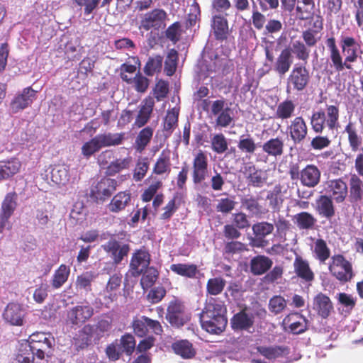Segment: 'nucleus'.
Wrapping results in <instances>:
<instances>
[{
    "label": "nucleus",
    "mask_w": 363,
    "mask_h": 363,
    "mask_svg": "<svg viewBox=\"0 0 363 363\" xmlns=\"http://www.w3.org/2000/svg\"><path fill=\"white\" fill-rule=\"evenodd\" d=\"M327 191L329 197L336 203H342L347 194L348 188L347 184L341 179L330 180L328 183Z\"/></svg>",
    "instance_id": "obj_22"
},
{
    "label": "nucleus",
    "mask_w": 363,
    "mask_h": 363,
    "mask_svg": "<svg viewBox=\"0 0 363 363\" xmlns=\"http://www.w3.org/2000/svg\"><path fill=\"white\" fill-rule=\"evenodd\" d=\"M53 337L50 333L36 332L29 336L28 342L30 344L35 357L42 360L45 354L50 353L52 347Z\"/></svg>",
    "instance_id": "obj_7"
},
{
    "label": "nucleus",
    "mask_w": 363,
    "mask_h": 363,
    "mask_svg": "<svg viewBox=\"0 0 363 363\" xmlns=\"http://www.w3.org/2000/svg\"><path fill=\"white\" fill-rule=\"evenodd\" d=\"M259 198L252 195L245 196L240 199L241 206L252 216H259L266 213L265 208L259 203Z\"/></svg>",
    "instance_id": "obj_33"
},
{
    "label": "nucleus",
    "mask_w": 363,
    "mask_h": 363,
    "mask_svg": "<svg viewBox=\"0 0 363 363\" xmlns=\"http://www.w3.org/2000/svg\"><path fill=\"white\" fill-rule=\"evenodd\" d=\"M36 99V91L31 87L23 89L22 93L16 96L11 102L12 108L18 111L31 105Z\"/></svg>",
    "instance_id": "obj_28"
},
{
    "label": "nucleus",
    "mask_w": 363,
    "mask_h": 363,
    "mask_svg": "<svg viewBox=\"0 0 363 363\" xmlns=\"http://www.w3.org/2000/svg\"><path fill=\"white\" fill-rule=\"evenodd\" d=\"M340 47L345 58L340 54L337 57L333 69L335 72H340L344 69H352V63L357 61L363 54L362 43L350 35H342L340 40Z\"/></svg>",
    "instance_id": "obj_2"
},
{
    "label": "nucleus",
    "mask_w": 363,
    "mask_h": 363,
    "mask_svg": "<svg viewBox=\"0 0 363 363\" xmlns=\"http://www.w3.org/2000/svg\"><path fill=\"white\" fill-rule=\"evenodd\" d=\"M172 349L177 354L180 355L184 359L191 358L196 354L192 344L186 340H179L173 343Z\"/></svg>",
    "instance_id": "obj_46"
},
{
    "label": "nucleus",
    "mask_w": 363,
    "mask_h": 363,
    "mask_svg": "<svg viewBox=\"0 0 363 363\" xmlns=\"http://www.w3.org/2000/svg\"><path fill=\"white\" fill-rule=\"evenodd\" d=\"M101 149H102V147L96 135L89 141L84 143L81 148L82 154L86 159H89L93 155L99 152Z\"/></svg>",
    "instance_id": "obj_59"
},
{
    "label": "nucleus",
    "mask_w": 363,
    "mask_h": 363,
    "mask_svg": "<svg viewBox=\"0 0 363 363\" xmlns=\"http://www.w3.org/2000/svg\"><path fill=\"white\" fill-rule=\"evenodd\" d=\"M132 157L128 156L124 158H117L109 163L106 167L105 174L106 176H115L121 172L129 169L132 163Z\"/></svg>",
    "instance_id": "obj_38"
},
{
    "label": "nucleus",
    "mask_w": 363,
    "mask_h": 363,
    "mask_svg": "<svg viewBox=\"0 0 363 363\" xmlns=\"http://www.w3.org/2000/svg\"><path fill=\"white\" fill-rule=\"evenodd\" d=\"M286 131L294 144H301L307 138L308 128L304 118L299 116L290 121Z\"/></svg>",
    "instance_id": "obj_14"
},
{
    "label": "nucleus",
    "mask_w": 363,
    "mask_h": 363,
    "mask_svg": "<svg viewBox=\"0 0 363 363\" xmlns=\"http://www.w3.org/2000/svg\"><path fill=\"white\" fill-rule=\"evenodd\" d=\"M320 181V171L314 164H308L301 171L300 182L304 186L313 188Z\"/></svg>",
    "instance_id": "obj_23"
},
{
    "label": "nucleus",
    "mask_w": 363,
    "mask_h": 363,
    "mask_svg": "<svg viewBox=\"0 0 363 363\" xmlns=\"http://www.w3.org/2000/svg\"><path fill=\"white\" fill-rule=\"evenodd\" d=\"M134 334L138 337H146L149 330L156 335H161L163 328L161 323L156 320L143 315L140 318L135 317L131 324Z\"/></svg>",
    "instance_id": "obj_9"
},
{
    "label": "nucleus",
    "mask_w": 363,
    "mask_h": 363,
    "mask_svg": "<svg viewBox=\"0 0 363 363\" xmlns=\"http://www.w3.org/2000/svg\"><path fill=\"white\" fill-rule=\"evenodd\" d=\"M226 313V306L222 301L210 298L200 314L202 328L211 334H220L228 323Z\"/></svg>",
    "instance_id": "obj_1"
},
{
    "label": "nucleus",
    "mask_w": 363,
    "mask_h": 363,
    "mask_svg": "<svg viewBox=\"0 0 363 363\" xmlns=\"http://www.w3.org/2000/svg\"><path fill=\"white\" fill-rule=\"evenodd\" d=\"M177 61H178V52L174 49H172L164 61V72L165 74L171 77L172 76L177 69Z\"/></svg>",
    "instance_id": "obj_60"
},
{
    "label": "nucleus",
    "mask_w": 363,
    "mask_h": 363,
    "mask_svg": "<svg viewBox=\"0 0 363 363\" xmlns=\"http://www.w3.org/2000/svg\"><path fill=\"white\" fill-rule=\"evenodd\" d=\"M293 220L299 230H313L317 225L316 218L308 211H301L295 214Z\"/></svg>",
    "instance_id": "obj_29"
},
{
    "label": "nucleus",
    "mask_w": 363,
    "mask_h": 363,
    "mask_svg": "<svg viewBox=\"0 0 363 363\" xmlns=\"http://www.w3.org/2000/svg\"><path fill=\"white\" fill-rule=\"evenodd\" d=\"M211 27L216 40L219 41L226 40L229 35V26L227 18L221 15L216 14L212 16Z\"/></svg>",
    "instance_id": "obj_17"
},
{
    "label": "nucleus",
    "mask_w": 363,
    "mask_h": 363,
    "mask_svg": "<svg viewBox=\"0 0 363 363\" xmlns=\"http://www.w3.org/2000/svg\"><path fill=\"white\" fill-rule=\"evenodd\" d=\"M94 314V308L87 302H80L67 311V321L73 325H82Z\"/></svg>",
    "instance_id": "obj_10"
},
{
    "label": "nucleus",
    "mask_w": 363,
    "mask_h": 363,
    "mask_svg": "<svg viewBox=\"0 0 363 363\" xmlns=\"http://www.w3.org/2000/svg\"><path fill=\"white\" fill-rule=\"evenodd\" d=\"M238 147L242 152L250 155L254 154L257 150V144L255 140L247 135L246 137L242 135L238 143Z\"/></svg>",
    "instance_id": "obj_61"
},
{
    "label": "nucleus",
    "mask_w": 363,
    "mask_h": 363,
    "mask_svg": "<svg viewBox=\"0 0 363 363\" xmlns=\"http://www.w3.org/2000/svg\"><path fill=\"white\" fill-rule=\"evenodd\" d=\"M22 164L19 159L11 157L0 161V182L7 180L20 172Z\"/></svg>",
    "instance_id": "obj_24"
},
{
    "label": "nucleus",
    "mask_w": 363,
    "mask_h": 363,
    "mask_svg": "<svg viewBox=\"0 0 363 363\" xmlns=\"http://www.w3.org/2000/svg\"><path fill=\"white\" fill-rule=\"evenodd\" d=\"M151 255L145 247L135 250L133 253L129 268L130 274L134 277L140 276L143 271L150 267Z\"/></svg>",
    "instance_id": "obj_11"
},
{
    "label": "nucleus",
    "mask_w": 363,
    "mask_h": 363,
    "mask_svg": "<svg viewBox=\"0 0 363 363\" xmlns=\"http://www.w3.org/2000/svg\"><path fill=\"white\" fill-rule=\"evenodd\" d=\"M211 170L207 154L199 150L194 154L191 167V179L194 185L200 191H205L209 188L206 182L210 177Z\"/></svg>",
    "instance_id": "obj_4"
},
{
    "label": "nucleus",
    "mask_w": 363,
    "mask_h": 363,
    "mask_svg": "<svg viewBox=\"0 0 363 363\" xmlns=\"http://www.w3.org/2000/svg\"><path fill=\"white\" fill-rule=\"evenodd\" d=\"M291 54L294 53L297 60L303 61V65H306L310 57L309 48L301 40H296L292 43Z\"/></svg>",
    "instance_id": "obj_51"
},
{
    "label": "nucleus",
    "mask_w": 363,
    "mask_h": 363,
    "mask_svg": "<svg viewBox=\"0 0 363 363\" xmlns=\"http://www.w3.org/2000/svg\"><path fill=\"white\" fill-rule=\"evenodd\" d=\"M17 197L15 191L8 193L2 201L0 213L11 217L17 206Z\"/></svg>",
    "instance_id": "obj_48"
},
{
    "label": "nucleus",
    "mask_w": 363,
    "mask_h": 363,
    "mask_svg": "<svg viewBox=\"0 0 363 363\" xmlns=\"http://www.w3.org/2000/svg\"><path fill=\"white\" fill-rule=\"evenodd\" d=\"M120 76L122 80L126 83L134 84V88L138 92L144 93L149 86V79L140 72H138L133 78L129 77L127 74L123 72L120 73Z\"/></svg>",
    "instance_id": "obj_37"
},
{
    "label": "nucleus",
    "mask_w": 363,
    "mask_h": 363,
    "mask_svg": "<svg viewBox=\"0 0 363 363\" xmlns=\"http://www.w3.org/2000/svg\"><path fill=\"white\" fill-rule=\"evenodd\" d=\"M255 323L253 313L248 312L247 308H244L238 313L233 315L230 319V325L234 331H248Z\"/></svg>",
    "instance_id": "obj_16"
},
{
    "label": "nucleus",
    "mask_w": 363,
    "mask_h": 363,
    "mask_svg": "<svg viewBox=\"0 0 363 363\" xmlns=\"http://www.w3.org/2000/svg\"><path fill=\"white\" fill-rule=\"evenodd\" d=\"M236 203L233 197L221 198L218 200L216 210L223 214H228L235 208Z\"/></svg>",
    "instance_id": "obj_64"
},
{
    "label": "nucleus",
    "mask_w": 363,
    "mask_h": 363,
    "mask_svg": "<svg viewBox=\"0 0 363 363\" xmlns=\"http://www.w3.org/2000/svg\"><path fill=\"white\" fill-rule=\"evenodd\" d=\"M51 179L57 184H65L69 179L68 168L64 165L53 168L51 172Z\"/></svg>",
    "instance_id": "obj_56"
},
{
    "label": "nucleus",
    "mask_w": 363,
    "mask_h": 363,
    "mask_svg": "<svg viewBox=\"0 0 363 363\" xmlns=\"http://www.w3.org/2000/svg\"><path fill=\"white\" fill-rule=\"evenodd\" d=\"M170 171V152L169 150H162L153 166L152 174L156 175L168 174Z\"/></svg>",
    "instance_id": "obj_36"
},
{
    "label": "nucleus",
    "mask_w": 363,
    "mask_h": 363,
    "mask_svg": "<svg viewBox=\"0 0 363 363\" xmlns=\"http://www.w3.org/2000/svg\"><path fill=\"white\" fill-rule=\"evenodd\" d=\"M26 315V310L21 304L11 302L6 306L4 313V320L13 326H22Z\"/></svg>",
    "instance_id": "obj_15"
},
{
    "label": "nucleus",
    "mask_w": 363,
    "mask_h": 363,
    "mask_svg": "<svg viewBox=\"0 0 363 363\" xmlns=\"http://www.w3.org/2000/svg\"><path fill=\"white\" fill-rule=\"evenodd\" d=\"M170 269L179 276L189 279L196 278L199 272L198 267L194 264H173L171 265Z\"/></svg>",
    "instance_id": "obj_42"
},
{
    "label": "nucleus",
    "mask_w": 363,
    "mask_h": 363,
    "mask_svg": "<svg viewBox=\"0 0 363 363\" xmlns=\"http://www.w3.org/2000/svg\"><path fill=\"white\" fill-rule=\"evenodd\" d=\"M228 147L227 139L222 133L216 134L211 138V149L217 154L224 153Z\"/></svg>",
    "instance_id": "obj_63"
},
{
    "label": "nucleus",
    "mask_w": 363,
    "mask_h": 363,
    "mask_svg": "<svg viewBox=\"0 0 363 363\" xmlns=\"http://www.w3.org/2000/svg\"><path fill=\"white\" fill-rule=\"evenodd\" d=\"M117 186L118 182L115 179L104 177L91 186L89 196L94 202H104L111 196Z\"/></svg>",
    "instance_id": "obj_8"
},
{
    "label": "nucleus",
    "mask_w": 363,
    "mask_h": 363,
    "mask_svg": "<svg viewBox=\"0 0 363 363\" xmlns=\"http://www.w3.org/2000/svg\"><path fill=\"white\" fill-rule=\"evenodd\" d=\"M226 284L225 280L220 277L211 278L206 284V292L212 296L220 294Z\"/></svg>",
    "instance_id": "obj_55"
},
{
    "label": "nucleus",
    "mask_w": 363,
    "mask_h": 363,
    "mask_svg": "<svg viewBox=\"0 0 363 363\" xmlns=\"http://www.w3.org/2000/svg\"><path fill=\"white\" fill-rule=\"evenodd\" d=\"M272 260L265 255H257L250 262V272L255 276L267 273L272 267Z\"/></svg>",
    "instance_id": "obj_27"
},
{
    "label": "nucleus",
    "mask_w": 363,
    "mask_h": 363,
    "mask_svg": "<svg viewBox=\"0 0 363 363\" xmlns=\"http://www.w3.org/2000/svg\"><path fill=\"white\" fill-rule=\"evenodd\" d=\"M313 308L322 318H328L333 311V304L330 297L319 292L313 299Z\"/></svg>",
    "instance_id": "obj_18"
},
{
    "label": "nucleus",
    "mask_w": 363,
    "mask_h": 363,
    "mask_svg": "<svg viewBox=\"0 0 363 363\" xmlns=\"http://www.w3.org/2000/svg\"><path fill=\"white\" fill-rule=\"evenodd\" d=\"M94 333L96 334L94 325L90 324L85 325L82 330L79 331V337L76 338V341L79 342V347L81 348L87 347L90 344Z\"/></svg>",
    "instance_id": "obj_53"
},
{
    "label": "nucleus",
    "mask_w": 363,
    "mask_h": 363,
    "mask_svg": "<svg viewBox=\"0 0 363 363\" xmlns=\"http://www.w3.org/2000/svg\"><path fill=\"white\" fill-rule=\"evenodd\" d=\"M102 247L110 255L115 266L121 264L130 250L129 244L122 243L115 238L110 239Z\"/></svg>",
    "instance_id": "obj_13"
},
{
    "label": "nucleus",
    "mask_w": 363,
    "mask_h": 363,
    "mask_svg": "<svg viewBox=\"0 0 363 363\" xmlns=\"http://www.w3.org/2000/svg\"><path fill=\"white\" fill-rule=\"evenodd\" d=\"M328 269L331 274L342 283L350 281L354 277L352 264L342 255L332 257Z\"/></svg>",
    "instance_id": "obj_6"
},
{
    "label": "nucleus",
    "mask_w": 363,
    "mask_h": 363,
    "mask_svg": "<svg viewBox=\"0 0 363 363\" xmlns=\"http://www.w3.org/2000/svg\"><path fill=\"white\" fill-rule=\"evenodd\" d=\"M179 114V109L175 107L167 111L163 122V130L164 131L169 133H172L178 125Z\"/></svg>",
    "instance_id": "obj_54"
},
{
    "label": "nucleus",
    "mask_w": 363,
    "mask_h": 363,
    "mask_svg": "<svg viewBox=\"0 0 363 363\" xmlns=\"http://www.w3.org/2000/svg\"><path fill=\"white\" fill-rule=\"evenodd\" d=\"M316 211L320 216L330 220L335 214L333 200L326 195H321L316 201Z\"/></svg>",
    "instance_id": "obj_32"
},
{
    "label": "nucleus",
    "mask_w": 363,
    "mask_h": 363,
    "mask_svg": "<svg viewBox=\"0 0 363 363\" xmlns=\"http://www.w3.org/2000/svg\"><path fill=\"white\" fill-rule=\"evenodd\" d=\"M311 79L310 70L306 65L301 63L295 64L286 79V93L303 92L308 87Z\"/></svg>",
    "instance_id": "obj_5"
},
{
    "label": "nucleus",
    "mask_w": 363,
    "mask_h": 363,
    "mask_svg": "<svg viewBox=\"0 0 363 363\" xmlns=\"http://www.w3.org/2000/svg\"><path fill=\"white\" fill-rule=\"evenodd\" d=\"M131 202L129 190L122 191L113 196L107 207L110 212L117 213L125 209Z\"/></svg>",
    "instance_id": "obj_25"
},
{
    "label": "nucleus",
    "mask_w": 363,
    "mask_h": 363,
    "mask_svg": "<svg viewBox=\"0 0 363 363\" xmlns=\"http://www.w3.org/2000/svg\"><path fill=\"white\" fill-rule=\"evenodd\" d=\"M96 137L104 148L121 145L125 138V133L106 132L96 135Z\"/></svg>",
    "instance_id": "obj_34"
},
{
    "label": "nucleus",
    "mask_w": 363,
    "mask_h": 363,
    "mask_svg": "<svg viewBox=\"0 0 363 363\" xmlns=\"http://www.w3.org/2000/svg\"><path fill=\"white\" fill-rule=\"evenodd\" d=\"M267 200L269 201V206L273 211H279L284 201L280 185H276L272 191H269Z\"/></svg>",
    "instance_id": "obj_49"
},
{
    "label": "nucleus",
    "mask_w": 363,
    "mask_h": 363,
    "mask_svg": "<svg viewBox=\"0 0 363 363\" xmlns=\"http://www.w3.org/2000/svg\"><path fill=\"white\" fill-rule=\"evenodd\" d=\"M184 310V306L178 299H174L169 302L167 310L166 318L172 326L179 328L184 324L182 318Z\"/></svg>",
    "instance_id": "obj_19"
},
{
    "label": "nucleus",
    "mask_w": 363,
    "mask_h": 363,
    "mask_svg": "<svg viewBox=\"0 0 363 363\" xmlns=\"http://www.w3.org/2000/svg\"><path fill=\"white\" fill-rule=\"evenodd\" d=\"M340 118L339 107L326 105L325 110L313 111L310 118V124L314 133L321 134L325 127L333 130L338 127Z\"/></svg>",
    "instance_id": "obj_3"
},
{
    "label": "nucleus",
    "mask_w": 363,
    "mask_h": 363,
    "mask_svg": "<svg viewBox=\"0 0 363 363\" xmlns=\"http://www.w3.org/2000/svg\"><path fill=\"white\" fill-rule=\"evenodd\" d=\"M163 57L157 55L150 57L143 68L144 73L149 77H152L162 71Z\"/></svg>",
    "instance_id": "obj_47"
},
{
    "label": "nucleus",
    "mask_w": 363,
    "mask_h": 363,
    "mask_svg": "<svg viewBox=\"0 0 363 363\" xmlns=\"http://www.w3.org/2000/svg\"><path fill=\"white\" fill-rule=\"evenodd\" d=\"M155 104V100L151 96H147L143 100L134 122L136 128H142L147 123L152 113Z\"/></svg>",
    "instance_id": "obj_20"
},
{
    "label": "nucleus",
    "mask_w": 363,
    "mask_h": 363,
    "mask_svg": "<svg viewBox=\"0 0 363 363\" xmlns=\"http://www.w3.org/2000/svg\"><path fill=\"white\" fill-rule=\"evenodd\" d=\"M313 253L316 259L324 263L330 256V250L323 239H317L314 242Z\"/></svg>",
    "instance_id": "obj_52"
},
{
    "label": "nucleus",
    "mask_w": 363,
    "mask_h": 363,
    "mask_svg": "<svg viewBox=\"0 0 363 363\" xmlns=\"http://www.w3.org/2000/svg\"><path fill=\"white\" fill-rule=\"evenodd\" d=\"M70 274V269L68 266L62 264L55 271L51 281V285L53 289H57L62 286L67 281Z\"/></svg>",
    "instance_id": "obj_45"
},
{
    "label": "nucleus",
    "mask_w": 363,
    "mask_h": 363,
    "mask_svg": "<svg viewBox=\"0 0 363 363\" xmlns=\"http://www.w3.org/2000/svg\"><path fill=\"white\" fill-rule=\"evenodd\" d=\"M314 9V0H298L296 12L300 20H308L313 15Z\"/></svg>",
    "instance_id": "obj_44"
},
{
    "label": "nucleus",
    "mask_w": 363,
    "mask_h": 363,
    "mask_svg": "<svg viewBox=\"0 0 363 363\" xmlns=\"http://www.w3.org/2000/svg\"><path fill=\"white\" fill-rule=\"evenodd\" d=\"M257 351L269 360L283 357L289 353L288 348L284 346H260L257 347Z\"/></svg>",
    "instance_id": "obj_43"
},
{
    "label": "nucleus",
    "mask_w": 363,
    "mask_h": 363,
    "mask_svg": "<svg viewBox=\"0 0 363 363\" xmlns=\"http://www.w3.org/2000/svg\"><path fill=\"white\" fill-rule=\"evenodd\" d=\"M153 133L154 130L150 126L145 127L139 131L133 145L136 151L142 152L145 150L152 138Z\"/></svg>",
    "instance_id": "obj_39"
},
{
    "label": "nucleus",
    "mask_w": 363,
    "mask_h": 363,
    "mask_svg": "<svg viewBox=\"0 0 363 363\" xmlns=\"http://www.w3.org/2000/svg\"><path fill=\"white\" fill-rule=\"evenodd\" d=\"M149 165L147 157H143L137 161L133 173V179L135 182H141L144 179L149 169Z\"/></svg>",
    "instance_id": "obj_58"
},
{
    "label": "nucleus",
    "mask_w": 363,
    "mask_h": 363,
    "mask_svg": "<svg viewBox=\"0 0 363 363\" xmlns=\"http://www.w3.org/2000/svg\"><path fill=\"white\" fill-rule=\"evenodd\" d=\"M140 285L144 290L151 288L157 281L159 272L154 267L145 269L141 274Z\"/></svg>",
    "instance_id": "obj_50"
},
{
    "label": "nucleus",
    "mask_w": 363,
    "mask_h": 363,
    "mask_svg": "<svg viewBox=\"0 0 363 363\" xmlns=\"http://www.w3.org/2000/svg\"><path fill=\"white\" fill-rule=\"evenodd\" d=\"M344 132L347 134L349 145L353 152H357L362 145V138L355 125L350 121L345 127Z\"/></svg>",
    "instance_id": "obj_41"
},
{
    "label": "nucleus",
    "mask_w": 363,
    "mask_h": 363,
    "mask_svg": "<svg viewBox=\"0 0 363 363\" xmlns=\"http://www.w3.org/2000/svg\"><path fill=\"white\" fill-rule=\"evenodd\" d=\"M167 13L162 9H155L146 13L141 19L140 28L148 31L153 28L159 30L166 26Z\"/></svg>",
    "instance_id": "obj_12"
},
{
    "label": "nucleus",
    "mask_w": 363,
    "mask_h": 363,
    "mask_svg": "<svg viewBox=\"0 0 363 363\" xmlns=\"http://www.w3.org/2000/svg\"><path fill=\"white\" fill-rule=\"evenodd\" d=\"M262 149L268 156L280 157L284 154V142L280 137L272 138L263 143Z\"/></svg>",
    "instance_id": "obj_31"
},
{
    "label": "nucleus",
    "mask_w": 363,
    "mask_h": 363,
    "mask_svg": "<svg viewBox=\"0 0 363 363\" xmlns=\"http://www.w3.org/2000/svg\"><path fill=\"white\" fill-rule=\"evenodd\" d=\"M294 270L296 276L303 282L311 284L315 279V274L308 262L301 256L296 255L294 261Z\"/></svg>",
    "instance_id": "obj_21"
},
{
    "label": "nucleus",
    "mask_w": 363,
    "mask_h": 363,
    "mask_svg": "<svg viewBox=\"0 0 363 363\" xmlns=\"http://www.w3.org/2000/svg\"><path fill=\"white\" fill-rule=\"evenodd\" d=\"M350 201L354 204H363V182L356 174L350 180Z\"/></svg>",
    "instance_id": "obj_30"
},
{
    "label": "nucleus",
    "mask_w": 363,
    "mask_h": 363,
    "mask_svg": "<svg viewBox=\"0 0 363 363\" xmlns=\"http://www.w3.org/2000/svg\"><path fill=\"white\" fill-rule=\"evenodd\" d=\"M244 174L249 183L255 187H261L265 182L262 170L257 169L254 164L245 166Z\"/></svg>",
    "instance_id": "obj_40"
},
{
    "label": "nucleus",
    "mask_w": 363,
    "mask_h": 363,
    "mask_svg": "<svg viewBox=\"0 0 363 363\" xmlns=\"http://www.w3.org/2000/svg\"><path fill=\"white\" fill-rule=\"evenodd\" d=\"M293 64V56L289 48L283 49L274 65V70L279 76L286 74Z\"/></svg>",
    "instance_id": "obj_26"
},
{
    "label": "nucleus",
    "mask_w": 363,
    "mask_h": 363,
    "mask_svg": "<svg viewBox=\"0 0 363 363\" xmlns=\"http://www.w3.org/2000/svg\"><path fill=\"white\" fill-rule=\"evenodd\" d=\"M295 109V103L291 99H285L277 106L274 118L286 121L294 116Z\"/></svg>",
    "instance_id": "obj_35"
},
{
    "label": "nucleus",
    "mask_w": 363,
    "mask_h": 363,
    "mask_svg": "<svg viewBox=\"0 0 363 363\" xmlns=\"http://www.w3.org/2000/svg\"><path fill=\"white\" fill-rule=\"evenodd\" d=\"M274 229V225L267 221L258 222L252 227L255 236L261 238H266L273 232Z\"/></svg>",
    "instance_id": "obj_62"
},
{
    "label": "nucleus",
    "mask_w": 363,
    "mask_h": 363,
    "mask_svg": "<svg viewBox=\"0 0 363 363\" xmlns=\"http://www.w3.org/2000/svg\"><path fill=\"white\" fill-rule=\"evenodd\" d=\"M247 248L245 243L235 240H228L224 245L223 255L233 256L247 251Z\"/></svg>",
    "instance_id": "obj_57"
}]
</instances>
